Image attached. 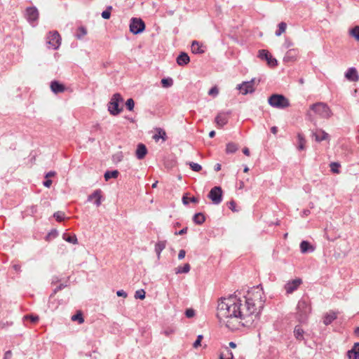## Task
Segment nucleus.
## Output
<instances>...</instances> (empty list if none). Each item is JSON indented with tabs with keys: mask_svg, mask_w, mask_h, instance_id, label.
<instances>
[{
	"mask_svg": "<svg viewBox=\"0 0 359 359\" xmlns=\"http://www.w3.org/2000/svg\"><path fill=\"white\" fill-rule=\"evenodd\" d=\"M248 291L242 300L236 294L222 297L217 304V317L219 323L231 331L241 327H251L259 320L264 299L263 292L259 287Z\"/></svg>",
	"mask_w": 359,
	"mask_h": 359,
	"instance_id": "1",
	"label": "nucleus"
},
{
	"mask_svg": "<svg viewBox=\"0 0 359 359\" xmlns=\"http://www.w3.org/2000/svg\"><path fill=\"white\" fill-rule=\"evenodd\" d=\"M311 312L310 302L305 299H301L297 306L295 317L301 323H306L309 316Z\"/></svg>",
	"mask_w": 359,
	"mask_h": 359,
	"instance_id": "2",
	"label": "nucleus"
},
{
	"mask_svg": "<svg viewBox=\"0 0 359 359\" xmlns=\"http://www.w3.org/2000/svg\"><path fill=\"white\" fill-rule=\"evenodd\" d=\"M268 103L272 107L277 109H285L290 107V101L284 95L280 94H273L268 99Z\"/></svg>",
	"mask_w": 359,
	"mask_h": 359,
	"instance_id": "3",
	"label": "nucleus"
},
{
	"mask_svg": "<svg viewBox=\"0 0 359 359\" xmlns=\"http://www.w3.org/2000/svg\"><path fill=\"white\" fill-rule=\"evenodd\" d=\"M310 109L323 118H329L332 116V112L329 106L324 102H316L310 106Z\"/></svg>",
	"mask_w": 359,
	"mask_h": 359,
	"instance_id": "4",
	"label": "nucleus"
},
{
	"mask_svg": "<svg viewBox=\"0 0 359 359\" xmlns=\"http://www.w3.org/2000/svg\"><path fill=\"white\" fill-rule=\"evenodd\" d=\"M123 99L121 94L115 93L111 98L108 104V110L113 116H116L122 111V108L119 107V103L123 102Z\"/></svg>",
	"mask_w": 359,
	"mask_h": 359,
	"instance_id": "5",
	"label": "nucleus"
},
{
	"mask_svg": "<svg viewBox=\"0 0 359 359\" xmlns=\"http://www.w3.org/2000/svg\"><path fill=\"white\" fill-rule=\"evenodd\" d=\"M46 42L49 48L56 50L61 43L60 35L56 31L50 32L46 37Z\"/></svg>",
	"mask_w": 359,
	"mask_h": 359,
	"instance_id": "6",
	"label": "nucleus"
},
{
	"mask_svg": "<svg viewBox=\"0 0 359 359\" xmlns=\"http://www.w3.org/2000/svg\"><path fill=\"white\" fill-rule=\"evenodd\" d=\"M129 28L130 32L138 34L145 29V24L141 18H133L130 21Z\"/></svg>",
	"mask_w": 359,
	"mask_h": 359,
	"instance_id": "7",
	"label": "nucleus"
},
{
	"mask_svg": "<svg viewBox=\"0 0 359 359\" xmlns=\"http://www.w3.org/2000/svg\"><path fill=\"white\" fill-rule=\"evenodd\" d=\"M208 197L215 205L219 204L222 201V190L220 187H214L210 191Z\"/></svg>",
	"mask_w": 359,
	"mask_h": 359,
	"instance_id": "8",
	"label": "nucleus"
},
{
	"mask_svg": "<svg viewBox=\"0 0 359 359\" xmlns=\"http://www.w3.org/2000/svg\"><path fill=\"white\" fill-rule=\"evenodd\" d=\"M258 57L261 60H266L269 67H274L278 65V61L273 58L271 53L265 49L259 50L258 52Z\"/></svg>",
	"mask_w": 359,
	"mask_h": 359,
	"instance_id": "9",
	"label": "nucleus"
},
{
	"mask_svg": "<svg viewBox=\"0 0 359 359\" xmlns=\"http://www.w3.org/2000/svg\"><path fill=\"white\" fill-rule=\"evenodd\" d=\"M237 89L240 90L243 95L252 93L255 91L254 80L243 82L241 84L238 85Z\"/></svg>",
	"mask_w": 359,
	"mask_h": 359,
	"instance_id": "10",
	"label": "nucleus"
},
{
	"mask_svg": "<svg viewBox=\"0 0 359 359\" xmlns=\"http://www.w3.org/2000/svg\"><path fill=\"white\" fill-rule=\"evenodd\" d=\"M302 283V280L301 278H296L291 281L287 282L285 285V289L287 294H291L294 291H295L299 286Z\"/></svg>",
	"mask_w": 359,
	"mask_h": 359,
	"instance_id": "11",
	"label": "nucleus"
},
{
	"mask_svg": "<svg viewBox=\"0 0 359 359\" xmlns=\"http://www.w3.org/2000/svg\"><path fill=\"white\" fill-rule=\"evenodd\" d=\"M231 114L229 112H219L215 117V121L217 126L222 128L228 123L229 115Z\"/></svg>",
	"mask_w": 359,
	"mask_h": 359,
	"instance_id": "12",
	"label": "nucleus"
},
{
	"mask_svg": "<svg viewBox=\"0 0 359 359\" xmlns=\"http://www.w3.org/2000/svg\"><path fill=\"white\" fill-rule=\"evenodd\" d=\"M312 136L315 137L316 142H322L329 139V135L322 129H317L312 132Z\"/></svg>",
	"mask_w": 359,
	"mask_h": 359,
	"instance_id": "13",
	"label": "nucleus"
},
{
	"mask_svg": "<svg viewBox=\"0 0 359 359\" xmlns=\"http://www.w3.org/2000/svg\"><path fill=\"white\" fill-rule=\"evenodd\" d=\"M177 64L180 66H185L190 62V57L187 53L182 52L176 58Z\"/></svg>",
	"mask_w": 359,
	"mask_h": 359,
	"instance_id": "14",
	"label": "nucleus"
},
{
	"mask_svg": "<svg viewBox=\"0 0 359 359\" xmlns=\"http://www.w3.org/2000/svg\"><path fill=\"white\" fill-rule=\"evenodd\" d=\"M299 50L295 48L290 49L284 56V62H292L296 60Z\"/></svg>",
	"mask_w": 359,
	"mask_h": 359,
	"instance_id": "15",
	"label": "nucleus"
},
{
	"mask_svg": "<svg viewBox=\"0 0 359 359\" xmlns=\"http://www.w3.org/2000/svg\"><path fill=\"white\" fill-rule=\"evenodd\" d=\"M347 356L349 359H359V342L355 343L353 348L348 351Z\"/></svg>",
	"mask_w": 359,
	"mask_h": 359,
	"instance_id": "16",
	"label": "nucleus"
},
{
	"mask_svg": "<svg viewBox=\"0 0 359 359\" xmlns=\"http://www.w3.org/2000/svg\"><path fill=\"white\" fill-rule=\"evenodd\" d=\"M346 78L351 81H357L359 79V76L358 74L357 70L354 67H351L348 69L347 72L345 74Z\"/></svg>",
	"mask_w": 359,
	"mask_h": 359,
	"instance_id": "17",
	"label": "nucleus"
},
{
	"mask_svg": "<svg viewBox=\"0 0 359 359\" xmlns=\"http://www.w3.org/2000/svg\"><path fill=\"white\" fill-rule=\"evenodd\" d=\"M28 20L35 21L39 18V11L35 7H29L26 9Z\"/></svg>",
	"mask_w": 359,
	"mask_h": 359,
	"instance_id": "18",
	"label": "nucleus"
},
{
	"mask_svg": "<svg viewBox=\"0 0 359 359\" xmlns=\"http://www.w3.org/2000/svg\"><path fill=\"white\" fill-rule=\"evenodd\" d=\"M50 89L54 93L57 94L63 93L65 90V87L58 81H53L50 83Z\"/></svg>",
	"mask_w": 359,
	"mask_h": 359,
	"instance_id": "19",
	"label": "nucleus"
},
{
	"mask_svg": "<svg viewBox=\"0 0 359 359\" xmlns=\"http://www.w3.org/2000/svg\"><path fill=\"white\" fill-rule=\"evenodd\" d=\"M147 154V149L144 144L140 143L137 145L135 156L138 159H143Z\"/></svg>",
	"mask_w": 359,
	"mask_h": 359,
	"instance_id": "20",
	"label": "nucleus"
},
{
	"mask_svg": "<svg viewBox=\"0 0 359 359\" xmlns=\"http://www.w3.org/2000/svg\"><path fill=\"white\" fill-rule=\"evenodd\" d=\"M191 52L194 54H202L205 53L204 46L198 41H193L191 42Z\"/></svg>",
	"mask_w": 359,
	"mask_h": 359,
	"instance_id": "21",
	"label": "nucleus"
},
{
	"mask_svg": "<svg viewBox=\"0 0 359 359\" xmlns=\"http://www.w3.org/2000/svg\"><path fill=\"white\" fill-rule=\"evenodd\" d=\"M337 318V314L334 312L327 313L323 318V323L325 325H330Z\"/></svg>",
	"mask_w": 359,
	"mask_h": 359,
	"instance_id": "22",
	"label": "nucleus"
},
{
	"mask_svg": "<svg viewBox=\"0 0 359 359\" xmlns=\"http://www.w3.org/2000/svg\"><path fill=\"white\" fill-rule=\"evenodd\" d=\"M300 250L302 253H306L308 252H313L314 248L308 241H303L300 243Z\"/></svg>",
	"mask_w": 359,
	"mask_h": 359,
	"instance_id": "23",
	"label": "nucleus"
},
{
	"mask_svg": "<svg viewBox=\"0 0 359 359\" xmlns=\"http://www.w3.org/2000/svg\"><path fill=\"white\" fill-rule=\"evenodd\" d=\"M205 221V217L202 212L196 213L193 217V222L198 225H201Z\"/></svg>",
	"mask_w": 359,
	"mask_h": 359,
	"instance_id": "24",
	"label": "nucleus"
},
{
	"mask_svg": "<svg viewBox=\"0 0 359 359\" xmlns=\"http://www.w3.org/2000/svg\"><path fill=\"white\" fill-rule=\"evenodd\" d=\"M297 140H298V146L297 149L298 150H304L305 149V144H306V140L304 137V135L301 133L297 134Z\"/></svg>",
	"mask_w": 359,
	"mask_h": 359,
	"instance_id": "25",
	"label": "nucleus"
},
{
	"mask_svg": "<svg viewBox=\"0 0 359 359\" xmlns=\"http://www.w3.org/2000/svg\"><path fill=\"white\" fill-rule=\"evenodd\" d=\"M304 332L303 329L299 325L295 326L294 330V334L297 339H298V340L303 339H304Z\"/></svg>",
	"mask_w": 359,
	"mask_h": 359,
	"instance_id": "26",
	"label": "nucleus"
},
{
	"mask_svg": "<svg viewBox=\"0 0 359 359\" xmlns=\"http://www.w3.org/2000/svg\"><path fill=\"white\" fill-rule=\"evenodd\" d=\"M238 149V147L233 142H229L226 147V152L227 154H233Z\"/></svg>",
	"mask_w": 359,
	"mask_h": 359,
	"instance_id": "27",
	"label": "nucleus"
},
{
	"mask_svg": "<svg viewBox=\"0 0 359 359\" xmlns=\"http://www.w3.org/2000/svg\"><path fill=\"white\" fill-rule=\"evenodd\" d=\"M191 269L190 264L187 263L183 266H178L175 269L176 273H187Z\"/></svg>",
	"mask_w": 359,
	"mask_h": 359,
	"instance_id": "28",
	"label": "nucleus"
},
{
	"mask_svg": "<svg viewBox=\"0 0 359 359\" xmlns=\"http://www.w3.org/2000/svg\"><path fill=\"white\" fill-rule=\"evenodd\" d=\"M62 238L65 241H66L68 243H72V244H77L78 243V240H77V238L76 236V235H68V234H63L62 236Z\"/></svg>",
	"mask_w": 359,
	"mask_h": 359,
	"instance_id": "29",
	"label": "nucleus"
},
{
	"mask_svg": "<svg viewBox=\"0 0 359 359\" xmlns=\"http://www.w3.org/2000/svg\"><path fill=\"white\" fill-rule=\"evenodd\" d=\"M161 83L163 88H168L171 87L173 85L174 81L172 78L168 77V78L162 79L161 81Z\"/></svg>",
	"mask_w": 359,
	"mask_h": 359,
	"instance_id": "30",
	"label": "nucleus"
},
{
	"mask_svg": "<svg viewBox=\"0 0 359 359\" xmlns=\"http://www.w3.org/2000/svg\"><path fill=\"white\" fill-rule=\"evenodd\" d=\"M71 319L72 321H78L79 324H82L84 322V318L81 311H78L75 315L72 316Z\"/></svg>",
	"mask_w": 359,
	"mask_h": 359,
	"instance_id": "31",
	"label": "nucleus"
},
{
	"mask_svg": "<svg viewBox=\"0 0 359 359\" xmlns=\"http://www.w3.org/2000/svg\"><path fill=\"white\" fill-rule=\"evenodd\" d=\"M119 172L118 170L107 171L104 173V179L108 181L111 178H116Z\"/></svg>",
	"mask_w": 359,
	"mask_h": 359,
	"instance_id": "32",
	"label": "nucleus"
},
{
	"mask_svg": "<svg viewBox=\"0 0 359 359\" xmlns=\"http://www.w3.org/2000/svg\"><path fill=\"white\" fill-rule=\"evenodd\" d=\"M286 27H287V25L285 22H281L280 23H279L278 24V29L276 30V35L277 36H280L283 32H285Z\"/></svg>",
	"mask_w": 359,
	"mask_h": 359,
	"instance_id": "33",
	"label": "nucleus"
},
{
	"mask_svg": "<svg viewBox=\"0 0 359 359\" xmlns=\"http://www.w3.org/2000/svg\"><path fill=\"white\" fill-rule=\"evenodd\" d=\"M163 163L166 168L170 169L175 165V161L173 156H172L170 158H169L168 160H164Z\"/></svg>",
	"mask_w": 359,
	"mask_h": 359,
	"instance_id": "34",
	"label": "nucleus"
},
{
	"mask_svg": "<svg viewBox=\"0 0 359 359\" xmlns=\"http://www.w3.org/2000/svg\"><path fill=\"white\" fill-rule=\"evenodd\" d=\"M350 34L356 41H359V26H355L351 29Z\"/></svg>",
	"mask_w": 359,
	"mask_h": 359,
	"instance_id": "35",
	"label": "nucleus"
},
{
	"mask_svg": "<svg viewBox=\"0 0 359 359\" xmlns=\"http://www.w3.org/2000/svg\"><path fill=\"white\" fill-rule=\"evenodd\" d=\"M87 34V30L83 27H79L76 33V37L81 39L83 36Z\"/></svg>",
	"mask_w": 359,
	"mask_h": 359,
	"instance_id": "36",
	"label": "nucleus"
},
{
	"mask_svg": "<svg viewBox=\"0 0 359 359\" xmlns=\"http://www.w3.org/2000/svg\"><path fill=\"white\" fill-rule=\"evenodd\" d=\"M330 170L331 171L333 172V173H339V167H340V164L339 163H337V162H332L330 163Z\"/></svg>",
	"mask_w": 359,
	"mask_h": 359,
	"instance_id": "37",
	"label": "nucleus"
},
{
	"mask_svg": "<svg viewBox=\"0 0 359 359\" xmlns=\"http://www.w3.org/2000/svg\"><path fill=\"white\" fill-rule=\"evenodd\" d=\"M188 164L190 166V168H191V170L195 172H199L202 170L201 165L197 163L189 162V163H188Z\"/></svg>",
	"mask_w": 359,
	"mask_h": 359,
	"instance_id": "38",
	"label": "nucleus"
},
{
	"mask_svg": "<svg viewBox=\"0 0 359 359\" xmlns=\"http://www.w3.org/2000/svg\"><path fill=\"white\" fill-rule=\"evenodd\" d=\"M53 216L55 218V219L58 222H62L65 218V214L62 211H57L55 212Z\"/></svg>",
	"mask_w": 359,
	"mask_h": 359,
	"instance_id": "39",
	"label": "nucleus"
},
{
	"mask_svg": "<svg viewBox=\"0 0 359 359\" xmlns=\"http://www.w3.org/2000/svg\"><path fill=\"white\" fill-rule=\"evenodd\" d=\"M168 138L166 132L163 129L158 128V140L161 139L163 142H165Z\"/></svg>",
	"mask_w": 359,
	"mask_h": 359,
	"instance_id": "40",
	"label": "nucleus"
},
{
	"mask_svg": "<svg viewBox=\"0 0 359 359\" xmlns=\"http://www.w3.org/2000/svg\"><path fill=\"white\" fill-rule=\"evenodd\" d=\"M135 299H144L145 298V292L144 290H138L135 294Z\"/></svg>",
	"mask_w": 359,
	"mask_h": 359,
	"instance_id": "41",
	"label": "nucleus"
},
{
	"mask_svg": "<svg viewBox=\"0 0 359 359\" xmlns=\"http://www.w3.org/2000/svg\"><path fill=\"white\" fill-rule=\"evenodd\" d=\"M112 9V7L111 6H109L107 10L104 11L102 13V17L104 18V19H109L110 18V16H111V11Z\"/></svg>",
	"mask_w": 359,
	"mask_h": 359,
	"instance_id": "42",
	"label": "nucleus"
},
{
	"mask_svg": "<svg viewBox=\"0 0 359 359\" xmlns=\"http://www.w3.org/2000/svg\"><path fill=\"white\" fill-rule=\"evenodd\" d=\"M126 106L129 111H133L135 106L134 100L132 98L128 99L126 102Z\"/></svg>",
	"mask_w": 359,
	"mask_h": 359,
	"instance_id": "43",
	"label": "nucleus"
},
{
	"mask_svg": "<svg viewBox=\"0 0 359 359\" xmlns=\"http://www.w3.org/2000/svg\"><path fill=\"white\" fill-rule=\"evenodd\" d=\"M91 198H95V204L99 206L101 203V201H100V191H95L91 196Z\"/></svg>",
	"mask_w": 359,
	"mask_h": 359,
	"instance_id": "44",
	"label": "nucleus"
},
{
	"mask_svg": "<svg viewBox=\"0 0 359 359\" xmlns=\"http://www.w3.org/2000/svg\"><path fill=\"white\" fill-rule=\"evenodd\" d=\"M219 93V90L217 88V86H213L212 88H211L208 92V95H211V96H213V97H216Z\"/></svg>",
	"mask_w": 359,
	"mask_h": 359,
	"instance_id": "45",
	"label": "nucleus"
},
{
	"mask_svg": "<svg viewBox=\"0 0 359 359\" xmlns=\"http://www.w3.org/2000/svg\"><path fill=\"white\" fill-rule=\"evenodd\" d=\"M203 338V337L202 334L198 335L196 340L193 344L194 348H197L198 347H199L201 346V340Z\"/></svg>",
	"mask_w": 359,
	"mask_h": 359,
	"instance_id": "46",
	"label": "nucleus"
},
{
	"mask_svg": "<svg viewBox=\"0 0 359 359\" xmlns=\"http://www.w3.org/2000/svg\"><path fill=\"white\" fill-rule=\"evenodd\" d=\"M228 208L233 212H238V210L236 208V204L234 201H231L227 203Z\"/></svg>",
	"mask_w": 359,
	"mask_h": 359,
	"instance_id": "47",
	"label": "nucleus"
},
{
	"mask_svg": "<svg viewBox=\"0 0 359 359\" xmlns=\"http://www.w3.org/2000/svg\"><path fill=\"white\" fill-rule=\"evenodd\" d=\"M25 318L29 320L33 323H36V322H38V320L39 319L38 316H33V315L26 316H25Z\"/></svg>",
	"mask_w": 359,
	"mask_h": 359,
	"instance_id": "48",
	"label": "nucleus"
},
{
	"mask_svg": "<svg viewBox=\"0 0 359 359\" xmlns=\"http://www.w3.org/2000/svg\"><path fill=\"white\" fill-rule=\"evenodd\" d=\"M174 332L175 329L173 327H167L162 332V334H165V336H169L174 333Z\"/></svg>",
	"mask_w": 359,
	"mask_h": 359,
	"instance_id": "49",
	"label": "nucleus"
},
{
	"mask_svg": "<svg viewBox=\"0 0 359 359\" xmlns=\"http://www.w3.org/2000/svg\"><path fill=\"white\" fill-rule=\"evenodd\" d=\"M185 315L187 318H192L195 315V311L191 309H187L185 311Z\"/></svg>",
	"mask_w": 359,
	"mask_h": 359,
	"instance_id": "50",
	"label": "nucleus"
},
{
	"mask_svg": "<svg viewBox=\"0 0 359 359\" xmlns=\"http://www.w3.org/2000/svg\"><path fill=\"white\" fill-rule=\"evenodd\" d=\"M283 46L285 48H289L293 46V43L290 39H286Z\"/></svg>",
	"mask_w": 359,
	"mask_h": 359,
	"instance_id": "51",
	"label": "nucleus"
},
{
	"mask_svg": "<svg viewBox=\"0 0 359 359\" xmlns=\"http://www.w3.org/2000/svg\"><path fill=\"white\" fill-rule=\"evenodd\" d=\"M227 353H228V355H229V356L227 357L226 358H224V355L222 353H221L219 355V359H233V353L231 351H227Z\"/></svg>",
	"mask_w": 359,
	"mask_h": 359,
	"instance_id": "52",
	"label": "nucleus"
},
{
	"mask_svg": "<svg viewBox=\"0 0 359 359\" xmlns=\"http://www.w3.org/2000/svg\"><path fill=\"white\" fill-rule=\"evenodd\" d=\"M187 230H188V228L187 227H184L182 229H181L180 231H176L175 233V235H183V234H185L187 232Z\"/></svg>",
	"mask_w": 359,
	"mask_h": 359,
	"instance_id": "53",
	"label": "nucleus"
},
{
	"mask_svg": "<svg viewBox=\"0 0 359 359\" xmlns=\"http://www.w3.org/2000/svg\"><path fill=\"white\" fill-rule=\"evenodd\" d=\"M185 255H186V252L184 250H180V252H179V254H178V259H182L184 258L185 257Z\"/></svg>",
	"mask_w": 359,
	"mask_h": 359,
	"instance_id": "54",
	"label": "nucleus"
},
{
	"mask_svg": "<svg viewBox=\"0 0 359 359\" xmlns=\"http://www.w3.org/2000/svg\"><path fill=\"white\" fill-rule=\"evenodd\" d=\"M116 294L117 296L118 297H123V298H126L127 297V294L126 292H124L123 290H118L116 292Z\"/></svg>",
	"mask_w": 359,
	"mask_h": 359,
	"instance_id": "55",
	"label": "nucleus"
},
{
	"mask_svg": "<svg viewBox=\"0 0 359 359\" xmlns=\"http://www.w3.org/2000/svg\"><path fill=\"white\" fill-rule=\"evenodd\" d=\"M55 175L56 172L55 171H50L46 174L45 177L48 179L50 177H55Z\"/></svg>",
	"mask_w": 359,
	"mask_h": 359,
	"instance_id": "56",
	"label": "nucleus"
},
{
	"mask_svg": "<svg viewBox=\"0 0 359 359\" xmlns=\"http://www.w3.org/2000/svg\"><path fill=\"white\" fill-rule=\"evenodd\" d=\"M165 247V244L164 242H158V255H160V251L164 249Z\"/></svg>",
	"mask_w": 359,
	"mask_h": 359,
	"instance_id": "57",
	"label": "nucleus"
},
{
	"mask_svg": "<svg viewBox=\"0 0 359 359\" xmlns=\"http://www.w3.org/2000/svg\"><path fill=\"white\" fill-rule=\"evenodd\" d=\"M43 184L46 187L49 188L52 184V180L48 179L44 181Z\"/></svg>",
	"mask_w": 359,
	"mask_h": 359,
	"instance_id": "58",
	"label": "nucleus"
},
{
	"mask_svg": "<svg viewBox=\"0 0 359 359\" xmlns=\"http://www.w3.org/2000/svg\"><path fill=\"white\" fill-rule=\"evenodd\" d=\"M12 355V352L11 351H8L5 353L4 359H10Z\"/></svg>",
	"mask_w": 359,
	"mask_h": 359,
	"instance_id": "59",
	"label": "nucleus"
},
{
	"mask_svg": "<svg viewBox=\"0 0 359 359\" xmlns=\"http://www.w3.org/2000/svg\"><path fill=\"white\" fill-rule=\"evenodd\" d=\"M182 203L184 205H188L189 203V199L186 196H184L182 197Z\"/></svg>",
	"mask_w": 359,
	"mask_h": 359,
	"instance_id": "60",
	"label": "nucleus"
},
{
	"mask_svg": "<svg viewBox=\"0 0 359 359\" xmlns=\"http://www.w3.org/2000/svg\"><path fill=\"white\" fill-rule=\"evenodd\" d=\"M271 132L273 134L276 135V134L277 133V132H278V128H277L276 126H273V127H271Z\"/></svg>",
	"mask_w": 359,
	"mask_h": 359,
	"instance_id": "61",
	"label": "nucleus"
},
{
	"mask_svg": "<svg viewBox=\"0 0 359 359\" xmlns=\"http://www.w3.org/2000/svg\"><path fill=\"white\" fill-rule=\"evenodd\" d=\"M243 154H244L245 155H246V156H250V150H249V149H248V148L245 147V148L243 149Z\"/></svg>",
	"mask_w": 359,
	"mask_h": 359,
	"instance_id": "62",
	"label": "nucleus"
},
{
	"mask_svg": "<svg viewBox=\"0 0 359 359\" xmlns=\"http://www.w3.org/2000/svg\"><path fill=\"white\" fill-rule=\"evenodd\" d=\"M189 201L191 203H198V198L193 196V197L190 198Z\"/></svg>",
	"mask_w": 359,
	"mask_h": 359,
	"instance_id": "63",
	"label": "nucleus"
},
{
	"mask_svg": "<svg viewBox=\"0 0 359 359\" xmlns=\"http://www.w3.org/2000/svg\"><path fill=\"white\" fill-rule=\"evenodd\" d=\"M221 170V165L219 163H217L215 165V170L218 172Z\"/></svg>",
	"mask_w": 359,
	"mask_h": 359,
	"instance_id": "64",
	"label": "nucleus"
}]
</instances>
